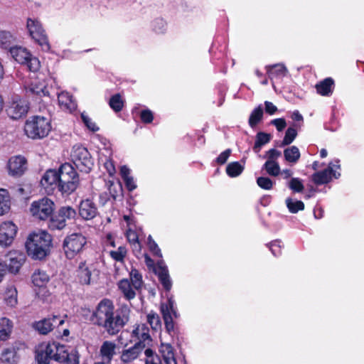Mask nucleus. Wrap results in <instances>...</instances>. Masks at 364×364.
Returning a JSON list of instances; mask_svg holds the SVG:
<instances>
[{
    "mask_svg": "<svg viewBox=\"0 0 364 364\" xmlns=\"http://www.w3.org/2000/svg\"><path fill=\"white\" fill-rule=\"evenodd\" d=\"M98 214L95 203L90 199L82 200L79 205V215L86 220H92Z\"/></svg>",
    "mask_w": 364,
    "mask_h": 364,
    "instance_id": "obj_18",
    "label": "nucleus"
},
{
    "mask_svg": "<svg viewBox=\"0 0 364 364\" xmlns=\"http://www.w3.org/2000/svg\"><path fill=\"white\" fill-rule=\"evenodd\" d=\"M129 277L131 279L130 283L132 284L133 287L136 290L141 289L143 284V279L142 275L139 271L136 268H132Z\"/></svg>",
    "mask_w": 364,
    "mask_h": 364,
    "instance_id": "obj_45",
    "label": "nucleus"
},
{
    "mask_svg": "<svg viewBox=\"0 0 364 364\" xmlns=\"http://www.w3.org/2000/svg\"><path fill=\"white\" fill-rule=\"evenodd\" d=\"M35 359L37 364H50L52 361L51 357L48 355L41 344L36 350Z\"/></svg>",
    "mask_w": 364,
    "mask_h": 364,
    "instance_id": "obj_42",
    "label": "nucleus"
},
{
    "mask_svg": "<svg viewBox=\"0 0 364 364\" xmlns=\"http://www.w3.org/2000/svg\"><path fill=\"white\" fill-rule=\"evenodd\" d=\"M125 186L129 191H132L136 188V185L134 181V178L132 176L127 177L123 179Z\"/></svg>",
    "mask_w": 364,
    "mask_h": 364,
    "instance_id": "obj_64",
    "label": "nucleus"
},
{
    "mask_svg": "<svg viewBox=\"0 0 364 364\" xmlns=\"http://www.w3.org/2000/svg\"><path fill=\"white\" fill-rule=\"evenodd\" d=\"M264 111L262 105L255 108L250 113L248 124L251 128H255L262 119Z\"/></svg>",
    "mask_w": 364,
    "mask_h": 364,
    "instance_id": "obj_39",
    "label": "nucleus"
},
{
    "mask_svg": "<svg viewBox=\"0 0 364 364\" xmlns=\"http://www.w3.org/2000/svg\"><path fill=\"white\" fill-rule=\"evenodd\" d=\"M143 350V346L141 347L140 343H135L130 347H127L126 345L122 351L120 358L124 363L132 362L139 357Z\"/></svg>",
    "mask_w": 364,
    "mask_h": 364,
    "instance_id": "obj_22",
    "label": "nucleus"
},
{
    "mask_svg": "<svg viewBox=\"0 0 364 364\" xmlns=\"http://www.w3.org/2000/svg\"><path fill=\"white\" fill-rule=\"evenodd\" d=\"M131 310L126 304L115 309L113 301L102 299L90 317L94 326L103 328L110 336L117 335L129 322Z\"/></svg>",
    "mask_w": 364,
    "mask_h": 364,
    "instance_id": "obj_1",
    "label": "nucleus"
},
{
    "mask_svg": "<svg viewBox=\"0 0 364 364\" xmlns=\"http://www.w3.org/2000/svg\"><path fill=\"white\" fill-rule=\"evenodd\" d=\"M77 212L70 205L61 206L56 212H53L48 223L50 231L62 230L67 225V220H74Z\"/></svg>",
    "mask_w": 364,
    "mask_h": 364,
    "instance_id": "obj_6",
    "label": "nucleus"
},
{
    "mask_svg": "<svg viewBox=\"0 0 364 364\" xmlns=\"http://www.w3.org/2000/svg\"><path fill=\"white\" fill-rule=\"evenodd\" d=\"M24 247L33 260L45 261L51 252L52 236L46 230L34 231L27 237Z\"/></svg>",
    "mask_w": 364,
    "mask_h": 364,
    "instance_id": "obj_2",
    "label": "nucleus"
},
{
    "mask_svg": "<svg viewBox=\"0 0 364 364\" xmlns=\"http://www.w3.org/2000/svg\"><path fill=\"white\" fill-rule=\"evenodd\" d=\"M18 359L15 348H8L2 350L0 355V363L16 364Z\"/></svg>",
    "mask_w": 364,
    "mask_h": 364,
    "instance_id": "obj_32",
    "label": "nucleus"
},
{
    "mask_svg": "<svg viewBox=\"0 0 364 364\" xmlns=\"http://www.w3.org/2000/svg\"><path fill=\"white\" fill-rule=\"evenodd\" d=\"M132 334L138 339V341L136 343H140L141 347L143 346L144 349L152 343V338L149 334V328L144 323L138 325L133 330Z\"/></svg>",
    "mask_w": 364,
    "mask_h": 364,
    "instance_id": "obj_20",
    "label": "nucleus"
},
{
    "mask_svg": "<svg viewBox=\"0 0 364 364\" xmlns=\"http://www.w3.org/2000/svg\"><path fill=\"white\" fill-rule=\"evenodd\" d=\"M92 272L86 264V262H81L77 269V276L82 284L88 285L91 282Z\"/></svg>",
    "mask_w": 364,
    "mask_h": 364,
    "instance_id": "obj_30",
    "label": "nucleus"
},
{
    "mask_svg": "<svg viewBox=\"0 0 364 364\" xmlns=\"http://www.w3.org/2000/svg\"><path fill=\"white\" fill-rule=\"evenodd\" d=\"M64 322V320L60 316L53 315L50 317L35 321L32 326L39 334L47 335L55 327L62 326Z\"/></svg>",
    "mask_w": 364,
    "mask_h": 364,
    "instance_id": "obj_11",
    "label": "nucleus"
},
{
    "mask_svg": "<svg viewBox=\"0 0 364 364\" xmlns=\"http://www.w3.org/2000/svg\"><path fill=\"white\" fill-rule=\"evenodd\" d=\"M118 286L126 299L131 300L136 296V292L132 287V284L127 279L120 280Z\"/></svg>",
    "mask_w": 364,
    "mask_h": 364,
    "instance_id": "obj_38",
    "label": "nucleus"
},
{
    "mask_svg": "<svg viewBox=\"0 0 364 364\" xmlns=\"http://www.w3.org/2000/svg\"><path fill=\"white\" fill-rule=\"evenodd\" d=\"M126 237L127 241L133 247L134 251H141V243L139 240V236L136 231L129 229L126 232Z\"/></svg>",
    "mask_w": 364,
    "mask_h": 364,
    "instance_id": "obj_43",
    "label": "nucleus"
},
{
    "mask_svg": "<svg viewBox=\"0 0 364 364\" xmlns=\"http://www.w3.org/2000/svg\"><path fill=\"white\" fill-rule=\"evenodd\" d=\"M109 106L115 112H121L124 106V101L121 94L117 93L113 95L109 100Z\"/></svg>",
    "mask_w": 364,
    "mask_h": 364,
    "instance_id": "obj_41",
    "label": "nucleus"
},
{
    "mask_svg": "<svg viewBox=\"0 0 364 364\" xmlns=\"http://www.w3.org/2000/svg\"><path fill=\"white\" fill-rule=\"evenodd\" d=\"M24 65H26L28 70L33 73L32 77L37 76V73L41 68L40 60L37 57L33 56L26 48H24Z\"/></svg>",
    "mask_w": 364,
    "mask_h": 364,
    "instance_id": "obj_25",
    "label": "nucleus"
},
{
    "mask_svg": "<svg viewBox=\"0 0 364 364\" xmlns=\"http://www.w3.org/2000/svg\"><path fill=\"white\" fill-rule=\"evenodd\" d=\"M341 174L336 173L331 166L320 171H316L311 175V181L317 186L328 183L332 178H338Z\"/></svg>",
    "mask_w": 364,
    "mask_h": 364,
    "instance_id": "obj_16",
    "label": "nucleus"
},
{
    "mask_svg": "<svg viewBox=\"0 0 364 364\" xmlns=\"http://www.w3.org/2000/svg\"><path fill=\"white\" fill-rule=\"evenodd\" d=\"M268 78L273 80L274 78L282 77L286 75L287 69L284 64L277 63L274 65H269L265 66Z\"/></svg>",
    "mask_w": 364,
    "mask_h": 364,
    "instance_id": "obj_29",
    "label": "nucleus"
},
{
    "mask_svg": "<svg viewBox=\"0 0 364 364\" xmlns=\"http://www.w3.org/2000/svg\"><path fill=\"white\" fill-rule=\"evenodd\" d=\"M281 242H282L280 240H274L271 242L269 244V249L275 257L282 254Z\"/></svg>",
    "mask_w": 364,
    "mask_h": 364,
    "instance_id": "obj_60",
    "label": "nucleus"
},
{
    "mask_svg": "<svg viewBox=\"0 0 364 364\" xmlns=\"http://www.w3.org/2000/svg\"><path fill=\"white\" fill-rule=\"evenodd\" d=\"M8 116L13 120L21 119L23 117V100L19 95H13L11 97L7 109Z\"/></svg>",
    "mask_w": 364,
    "mask_h": 364,
    "instance_id": "obj_15",
    "label": "nucleus"
},
{
    "mask_svg": "<svg viewBox=\"0 0 364 364\" xmlns=\"http://www.w3.org/2000/svg\"><path fill=\"white\" fill-rule=\"evenodd\" d=\"M264 109L266 113L269 115L274 114L278 110L277 106H275L272 102L269 101L264 102Z\"/></svg>",
    "mask_w": 364,
    "mask_h": 364,
    "instance_id": "obj_63",
    "label": "nucleus"
},
{
    "mask_svg": "<svg viewBox=\"0 0 364 364\" xmlns=\"http://www.w3.org/2000/svg\"><path fill=\"white\" fill-rule=\"evenodd\" d=\"M6 301L10 306H14L17 304V292L15 289H9L6 294Z\"/></svg>",
    "mask_w": 364,
    "mask_h": 364,
    "instance_id": "obj_55",
    "label": "nucleus"
},
{
    "mask_svg": "<svg viewBox=\"0 0 364 364\" xmlns=\"http://www.w3.org/2000/svg\"><path fill=\"white\" fill-rule=\"evenodd\" d=\"M11 205V196L7 189L0 188V216L7 214Z\"/></svg>",
    "mask_w": 364,
    "mask_h": 364,
    "instance_id": "obj_31",
    "label": "nucleus"
},
{
    "mask_svg": "<svg viewBox=\"0 0 364 364\" xmlns=\"http://www.w3.org/2000/svg\"><path fill=\"white\" fill-rule=\"evenodd\" d=\"M231 149H228L220 154V155L215 159V162L218 165H223L225 164L228 158L230 157L231 154Z\"/></svg>",
    "mask_w": 364,
    "mask_h": 364,
    "instance_id": "obj_58",
    "label": "nucleus"
},
{
    "mask_svg": "<svg viewBox=\"0 0 364 364\" xmlns=\"http://www.w3.org/2000/svg\"><path fill=\"white\" fill-rule=\"evenodd\" d=\"M285 203L291 213H296L300 210H304L305 208L304 203L301 200H294L291 198H287Z\"/></svg>",
    "mask_w": 364,
    "mask_h": 364,
    "instance_id": "obj_46",
    "label": "nucleus"
},
{
    "mask_svg": "<svg viewBox=\"0 0 364 364\" xmlns=\"http://www.w3.org/2000/svg\"><path fill=\"white\" fill-rule=\"evenodd\" d=\"M271 124L274 125L278 132H282L287 127L284 118H277L271 121Z\"/></svg>",
    "mask_w": 364,
    "mask_h": 364,
    "instance_id": "obj_62",
    "label": "nucleus"
},
{
    "mask_svg": "<svg viewBox=\"0 0 364 364\" xmlns=\"http://www.w3.org/2000/svg\"><path fill=\"white\" fill-rule=\"evenodd\" d=\"M165 348L167 351L166 355H164L166 363L167 364H176V359L173 357L172 346L170 344H166Z\"/></svg>",
    "mask_w": 364,
    "mask_h": 364,
    "instance_id": "obj_59",
    "label": "nucleus"
},
{
    "mask_svg": "<svg viewBox=\"0 0 364 364\" xmlns=\"http://www.w3.org/2000/svg\"><path fill=\"white\" fill-rule=\"evenodd\" d=\"M41 183L45 188L50 186L51 189L58 188V170L49 169L43 175Z\"/></svg>",
    "mask_w": 364,
    "mask_h": 364,
    "instance_id": "obj_27",
    "label": "nucleus"
},
{
    "mask_svg": "<svg viewBox=\"0 0 364 364\" xmlns=\"http://www.w3.org/2000/svg\"><path fill=\"white\" fill-rule=\"evenodd\" d=\"M7 256L9 260V270L14 274L18 272L22 266L23 255L21 251L16 250H10Z\"/></svg>",
    "mask_w": 364,
    "mask_h": 364,
    "instance_id": "obj_23",
    "label": "nucleus"
},
{
    "mask_svg": "<svg viewBox=\"0 0 364 364\" xmlns=\"http://www.w3.org/2000/svg\"><path fill=\"white\" fill-rule=\"evenodd\" d=\"M289 188L294 193H302L304 189V186L300 178H291L289 182Z\"/></svg>",
    "mask_w": 364,
    "mask_h": 364,
    "instance_id": "obj_50",
    "label": "nucleus"
},
{
    "mask_svg": "<svg viewBox=\"0 0 364 364\" xmlns=\"http://www.w3.org/2000/svg\"><path fill=\"white\" fill-rule=\"evenodd\" d=\"M10 176L18 178L23 174V156L20 154L9 158L6 166Z\"/></svg>",
    "mask_w": 364,
    "mask_h": 364,
    "instance_id": "obj_19",
    "label": "nucleus"
},
{
    "mask_svg": "<svg viewBox=\"0 0 364 364\" xmlns=\"http://www.w3.org/2000/svg\"><path fill=\"white\" fill-rule=\"evenodd\" d=\"M31 280L33 285L38 288L36 289V293L38 298L45 299L50 295L47 288L50 277L46 271L40 269H36L31 276Z\"/></svg>",
    "mask_w": 364,
    "mask_h": 364,
    "instance_id": "obj_10",
    "label": "nucleus"
},
{
    "mask_svg": "<svg viewBox=\"0 0 364 364\" xmlns=\"http://www.w3.org/2000/svg\"><path fill=\"white\" fill-rule=\"evenodd\" d=\"M70 157L73 164L81 172L89 173L94 166V160L90 153L82 145L73 146Z\"/></svg>",
    "mask_w": 364,
    "mask_h": 364,
    "instance_id": "obj_8",
    "label": "nucleus"
},
{
    "mask_svg": "<svg viewBox=\"0 0 364 364\" xmlns=\"http://www.w3.org/2000/svg\"><path fill=\"white\" fill-rule=\"evenodd\" d=\"M18 38L9 31L0 30V48L6 50Z\"/></svg>",
    "mask_w": 364,
    "mask_h": 364,
    "instance_id": "obj_34",
    "label": "nucleus"
},
{
    "mask_svg": "<svg viewBox=\"0 0 364 364\" xmlns=\"http://www.w3.org/2000/svg\"><path fill=\"white\" fill-rule=\"evenodd\" d=\"M154 273L158 276L159 281L166 291H169L172 287V282L168 274L167 267L163 260L158 261L154 268Z\"/></svg>",
    "mask_w": 364,
    "mask_h": 364,
    "instance_id": "obj_17",
    "label": "nucleus"
},
{
    "mask_svg": "<svg viewBox=\"0 0 364 364\" xmlns=\"http://www.w3.org/2000/svg\"><path fill=\"white\" fill-rule=\"evenodd\" d=\"M262 168L272 176H277L280 173V166L277 161L270 162V161H266Z\"/></svg>",
    "mask_w": 364,
    "mask_h": 364,
    "instance_id": "obj_48",
    "label": "nucleus"
},
{
    "mask_svg": "<svg viewBox=\"0 0 364 364\" xmlns=\"http://www.w3.org/2000/svg\"><path fill=\"white\" fill-rule=\"evenodd\" d=\"M139 117L144 124H150L154 120L153 112L149 109H142L139 113Z\"/></svg>",
    "mask_w": 364,
    "mask_h": 364,
    "instance_id": "obj_56",
    "label": "nucleus"
},
{
    "mask_svg": "<svg viewBox=\"0 0 364 364\" xmlns=\"http://www.w3.org/2000/svg\"><path fill=\"white\" fill-rule=\"evenodd\" d=\"M243 162V165L240 164L239 161H233L230 162L226 166V173L228 176L231 178H235L239 176L245 169V160H241Z\"/></svg>",
    "mask_w": 364,
    "mask_h": 364,
    "instance_id": "obj_36",
    "label": "nucleus"
},
{
    "mask_svg": "<svg viewBox=\"0 0 364 364\" xmlns=\"http://www.w3.org/2000/svg\"><path fill=\"white\" fill-rule=\"evenodd\" d=\"M55 208V205L53 200L45 196L31 203L29 213L36 220H49Z\"/></svg>",
    "mask_w": 364,
    "mask_h": 364,
    "instance_id": "obj_5",
    "label": "nucleus"
},
{
    "mask_svg": "<svg viewBox=\"0 0 364 364\" xmlns=\"http://www.w3.org/2000/svg\"><path fill=\"white\" fill-rule=\"evenodd\" d=\"M12 326L11 321L5 318H0V341H6L11 333Z\"/></svg>",
    "mask_w": 364,
    "mask_h": 364,
    "instance_id": "obj_40",
    "label": "nucleus"
},
{
    "mask_svg": "<svg viewBox=\"0 0 364 364\" xmlns=\"http://www.w3.org/2000/svg\"><path fill=\"white\" fill-rule=\"evenodd\" d=\"M147 321L154 330H157L161 326L160 317L154 312H151L147 315Z\"/></svg>",
    "mask_w": 364,
    "mask_h": 364,
    "instance_id": "obj_53",
    "label": "nucleus"
},
{
    "mask_svg": "<svg viewBox=\"0 0 364 364\" xmlns=\"http://www.w3.org/2000/svg\"><path fill=\"white\" fill-rule=\"evenodd\" d=\"M284 157L287 162L295 164L301 157L299 149L296 146H291L284 150Z\"/></svg>",
    "mask_w": 364,
    "mask_h": 364,
    "instance_id": "obj_35",
    "label": "nucleus"
},
{
    "mask_svg": "<svg viewBox=\"0 0 364 364\" xmlns=\"http://www.w3.org/2000/svg\"><path fill=\"white\" fill-rule=\"evenodd\" d=\"M41 345L47 352L48 355L51 357L52 360L58 363L60 361V355L61 353H63V345H60L58 343L55 342L42 343Z\"/></svg>",
    "mask_w": 364,
    "mask_h": 364,
    "instance_id": "obj_24",
    "label": "nucleus"
},
{
    "mask_svg": "<svg viewBox=\"0 0 364 364\" xmlns=\"http://www.w3.org/2000/svg\"><path fill=\"white\" fill-rule=\"evenodd\" d=\"M282 153L280 151H278L276 149H270L265 152L264 158H267V161H270V162L277 161V159L280 157Z\"/></svg>",
    "mask_w": 364,
    "mask_h": 364,
    "instance_id": "obj_57",
    "label": "nucleus"
},
{
    "mask_svg": "<svg viewBox=\"0 0 364 364\" xmlns=\"http://www.w3.org/2000/svg\"><path fill=\"white\" fill-rule=\"evenodd\" d=\"M272 139V135L270 134L259 132L257 133L255 136V144L252 147V149L255 153H259L261 150L262 146L268 144Z\"/></svg>",
    "mask_w": 364,
    "mask_h": 364,
    "instance_id": "obj_33",
    "label": "nucleus"
},
{
    "mask_svg": "<svg viewBox=\"0 0 364 364\" xmlns=\"http://www.w3.org/2000/svg\"><path fill=\"white\" fill-rule=\"evenodd\" d=\"M87 245V238L82 233H72L67 235L63 242V250L68 259L80 254Z\"/></svg>",
    "mask_w": 364,
    "mask_h": 364,
    "instance_id": "obj_7",
    "label": "nucleus"
},
{
    "mask_svg": "<svg viewBox=\"0 0 364 364\" xmlns=\"http://www.w3.org/2000/svg\"><path fill=\"white\" fill-rule=\"evenodd\" d=\"M58 100L59 105L61 106H64L66 108H68L69 102H71L70 96L68 92H61L58 96Z\"/></svg>",
    "mask_w": 364,
    "mask_h": 364,
    "instance_id": "obj_61",
    "label": "nucleus"
},
{
    "mask_svg": "<svg viewBox=\"0 0 364 364\" xmlns=\"http://www.w3.org/2000/svg\"><path fill=\"white\" fill-rule=\"evenodd\" d=\"M17 227L12 222H4L0 225V246L6 248L11 246L16 237Z\"/></svg>",
    "mask_w": 364,
    "mask_h": 364,
    "instance_id": "obj_12",
    "label": "nucleus"
},
{
    "mask_svg": "<svg viewBox=\"0 0 364 364\" xmlns=\"http://www.w3.org/2000/svg\"><path fill=\"white\" fill-rule=\"evenodd\" d=\"M297 136V131L294 127H289L285 132L284 137L279 146L283 147L291 144Z\"/></svg>",
    "mask_w": 364,
    "mask_h": 364,
    "instance_id": "obj_47",
    "label": "nucleus"
},
{
    "mask_svg": "<svg viewBox=\"0 0 364 364\" xmlns=\"http://www.w3.org/2000/svg\"><path fill=\"white\" fill-rule=\"evenodd\" d=\"M31 80V82L26 81L24 85V91L26 92V97H29L30 96H36L39 99H41L43 96H46L48 95V91L46 90V86L40 82L38 76L30 77Z\"/></svg>",
    "mask_w": 364,
    "mask_h": 364,
    "instance_id": "obj_14",
    "label": "nucleus"
},
{
    "mask_svg": "<svg viewBox=\"0 0 364 364\" xmlns=\"http://www.w3.org/2000/svg\"><path fill=\"white\" fill-rule=\"evenodd\" d=\"M6 53L13 60L19 64L23 63V43L20 39L15 41L7 50Z\"/></svg>",
    "mask_w": 364,
    "mask_h": 364,
    "instance_id": "obj_26",
    "label": "nucleus"
},
{
    "mask_svg": "<svg viewBox=\"0 0 364 364\" xmlns=\"http://www.w3.org/2000/svg\"><path fill=\"white\" fill-rule=\"evenodd\" d=\"M257 184L259 188L264 190H271L273 188L274 183L271 178L265 176H260L257 178Z\"/></svg>",
    "mask_w": 364,
    "mask_h": 364,
    "instance_id": "obj_52",
    "label": "nucleus"
},
{
    "mask_svg": "<svg viewBox=\"0 0 364 364\" xmlns=\"http://www.w3.org/2000/svg\"><path fill=\"white\" fill-rule=\"evenodd\" d=\"M127 255V249L125 246H119L116 250L109 252V257L115 262H124Z\"/></svg>",
    "mask_w": 364,
    "mask_h": 364,
    "instance_id": "obj_44",
    "label": "nucleus"
},
{
    "mask_svg": "<svg viewBox=\"0 0 364 364\" xmlns=\"http://www.w3.org/2000/svg\"><path fill=\"white\" fill-rule=\"evenodd\" d=\"M117 344L111 341H105L100 346L99 355L102 359L100 362L111 363L116 355Z\"/></svg>",
    "mask_w": 364,
    "mask_h": 364,
    "instance_id": "obj_21",
    "label": "nucleus"
},
{
    "mask_svg": "<svg viewBox=\"0 0 364 364\" xmlns=\"http://www.w3.org/2000/svg\"><path fill=\"white\" fill-rule=\"evenodd\" d=\"M122 186L120 183H114L113 181H109V187H108V193H109V196L113 199V200H116L117 198L122 195Z\"/></svg>",
    "mask_w": 364,
    "mask_h": 364,
    "instance_id": "obj_49",
    "label": "nucleus"
},
{
    "mask_svg": "<svg viewBox=\"0 0 364 364\" xmlns=\"http://www.w3.org/2000/svg\"><path fill=\"white\" fill-rule=\"evenodd\" d=\"M315 88L318 94L321 96H330L333 91L334 80L331 77H326L318 82Z\"/></svg>",
    "mask_w": 364,
    "mask_h": 364,
    "instance_id": "obj_28",
    "label": "nucleus"
},
{
    "mask_svg": "<svg viewBox=\"0 0 364 364\" xmlns=\"http://www.w3.org/2000/svg\"><path fill=\"white\" fill-rule=\"evenodd\" d=\"M80 117L85 127L91 132H96L100 129L97 124L86 114L82 113Z\"/></svg>",
    "mask_w": 364,
    "mask_h": 364,
    "instance_id": "obj_54",
    "label": "nucleus"
},
{
    "mask_svg": "<svg viewBox=\"0 0 364 364\" xmlns=\"http://www.w3.org/2000/svg\"><path fill=\"white\" fill-rule=\"evenodd\" d=\"M147 245L150 252L153 254L154 256L161 258L162 254L161 249L159 247L156 242L154 240L152 237L149 235L147 238Z\"/></svg>",
    "mask_w": 364,
    "mask_h": 364,
    "instance_id": "obj_51",
    "label": "nucleus"
},
{
    "mask_svg": "<svg viewBox=\"0 0 364 364\" xmlns=\"http://www.w3.org/2000/svg\"><path fill=\"white\" fill-rule=\"evenodd\" d=\"M173 304L174 302L171 299H168L166 304H161V312L164 321L165 328L170 335L174 333V323L172 314L175 318L178 316L177 312L174 309Z\"/></svg>",
    "mask_w": 364,
    "mask_h": 364,
    "instance_id": "obj_13",
    "label": "nucleus"
},
{
    "mask_svg": "<svg viewBox=\"0 0 364 364\" xmlns=\"http://www.w3.org/2000/svg\"><path fill=\"white\" fill-rule=\"evenodd\" d=\"M80 184V178L75 168L69 163L63 164L58 168V190L62 195H70Z\"/></svg>",
    "mask_w": 364,
    "mask_h": 364,
    "instance_id": "obj_3",
    "label": "nucleus"
},
{
    "mask_svg": "<svg viewBox=\"0 0 364 364\" xmlns=\"http://www.w3.org/2000/svg\"><path fill=\"white\" fill-rule=\"evenodd\" d=\"M51 129L50 119L40 115H33L24 123V134L32 139H41L46 137Z\"/></svg>",
    "mask_w": 364,
    "mask_h": 364,
    "instance_id": "obj_4",
    "label": "nucleus"
},
{
    "mask_svg": "<svg viewBox=\"0 0 364 364\" xmlns=\"http://www.w3.org/2000/svg\"><path fill=\"white\" fill-rule=\"evenodd\" d=\"M60 364H79V355L77 351L72 350L68 352L65 350V347L63 348V353L60 355V361L58 362Z\"/></svg>",
    "mask_w": 364,
    "mask_h": 364,
    "instance_id": "obj_37",
    "label": "nucleus"
},
{
    "mask_svg": "<svg viewBox=\"0 0 364 364\" xmlns=\"http://www.w3.org/2000/svg\"><path fill=\"white\" fill-rule=\"evenodd\" d=\"M26 28L30 36L36 42L43 50H48L50 44L48 36L43 29L41 23L36 18H27Z\"/></svg>",
    "mask_w": 364,
    "mask_h": 364,
    "instance_id": "obj_9",
    "label": "nucleus"
}]
</instances>
